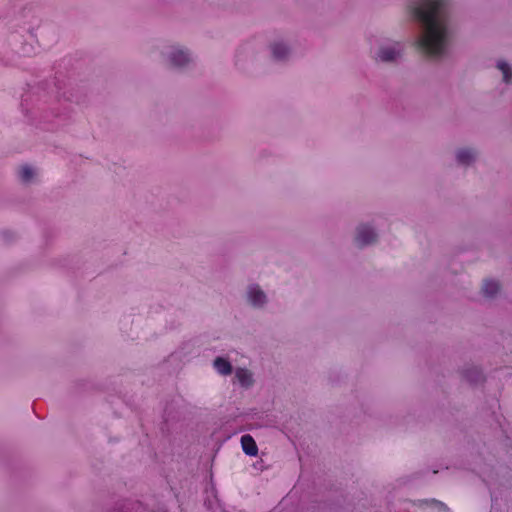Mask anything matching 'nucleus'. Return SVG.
Masks as SVG:
<instances>
[{
    "label": "nucleus",
    "instance_id": "nucleus-9",
    "mask_svg": "<svg viewBox=\"0 0 512 512\" xmlns=\"http://www.w3.org/2000/svg\"><path fill=\"white\" fill-rule=\"evenodd\" d=\"M235 377L242 387L248 388L253 384L252 374L247 369L237 368Z\"/></svg>",
    "mask_w": 512,
    "mask_h": 512
},
{
    "label": "nucleus",
    "instance_id": "nucleus-8",
    "mask_svg": "<svg viewBox=\"0 0 512 512\" xmlns=\"http://www.w3.org/2000/svg\"><path fill=\"white\" fill-rule=\"evenodd\" d=\"M400 55V50L394 47H382L379 50L378 56L383 62H392Z\"/></svg>",
    "mask_w": 512,
    "mask_h": 512
},
{
    "label": "nucleus",
    "instance_id": "nucleus-15",
    "mask_svg": "<svg viewBox=\"0 0 512 512\" xmlns=\"http://www.w3.org/2000/svg\"><path fill=\"white\" fill-rule=\"evenodd\" d=\"M122 512H127V511H122Z\"/></svg>",
    "mask_w": 512,
    "mask_h": 512
},
{
    "label": "nucleus",
    "instance_id": "nucleus-7",
    "mask_svg": "<svg viewBox=\"0 0 512 512\" xmlns=\"http://www.w3.org/2000/svg\"><path fill=\"white\" fill-rule=\"evenodd\" d=\"M214 368L221 375H230L233 371V367L228 359L224 357H216L214 360Z\"/></svg>",
    "mask_w": 512,
    "mask_h": 512
},
{
    "label": "nucleus",
    "instance_id": "nucleus-4",
    "mask_svg": "<svg viewBox=\"0 0 512 512\" xmlns=\"http://www.w3.org/2000/svg\"><path fill=\"white\" fill-rule=\"evenodd\" d=\"M169 59L171 64L175 67H183L190 61L189 54L181 49L171 52Z\"/></svg>",
    "mask_w": 512,
    "mask_h": 512
},
{
    "label": "nucleus",
    "instance_id": "nucleus-3",
    "mask_svg": "<svg viewBox=\"0 0 512 512\" xmlns=\"http://www.w3.org/2000/svg\"><path fill=\"white\" fill-rule=\"evenodd\" d=\"M248 299L255 307H262L267 301L266 294L257 284L249 286Z\"/></svg>",
    "mask_w": 512,
    "mask_h": 512
},
{
    "label": "nucleus",
    "instance_id": "nucleus-14",
    "mask_svg": "<svg viewBox=\"0 0 512 512\" xmlns=\"http://www.w3.org/2000/svg\"><path fill=\"white\" fill-rule=\"evenodd\" d=\"M34 176L33 170L28 166H23L20 171L22 181L29 182Z\"/></svg>",
    "mask_w": 512,
    "mask_h": 512
},
{
    "label": "nucleus",
    "instance_id": "nucleus-2",
    "mask_svg": "<svg viewBox=\"0 0 512 512\" xmlns=\"http://www.w3.org/2000/svg\"><path fill=\"white\" fill-rule=\"evenodd\" d=\"M377 234L366 224H361L357 228L356 241L361 245H369L376 241Z\"/></svg>",
    "mask_w": 512,
    "mask_h": 512
},
{
    "label": "nucleus",
    "instance_id": "nucleus-6",
    "mask_svg": "<svg viewBox=\"0 0 512 512\" xmlns=\"http://www.w3.org/2000/svg\"><path fill=\"white\" fill-rule=\"evenodd\" d=\"M463 377L472 384H477L484 381L482 371L477 367H471L463 371Z\"/></svg>",
    "mask_w": 512,
    "mask_h": 512
},
{
    "label": "nucleus",
    "instance_id": "nucleus-5",
    "mask_svg": "<svg viewBox=\"0 0 512 512\" xmlns=\"http://www.w3.org/2000/svg\"><path fill=\"white\" fill-rule=\"evenodd\" d=\"M241 445L243 451L249 456H256L258 453V447L253 439V437L249 434H245L241 437Z\"/></svg>",
    "mask_w": 512,
    "mask_h": 512
},
{
    "label": "nucleus",
    "instance_id": "nucleus-13",
    "mask_svg": "<svg viewBox=\"0 0 512 512\" xmlns=\"http://www.w3.org/2000/svg\"><path fill=\"white\" fill-rule=\"evenodd\" d=\"M497 68L503 73V80L505 83L512 81V68L505 61H498Z\"/></svg>",
    "mask_w": 512,
    "mask_h": 512
},
{
    "label": "nucleus",
    "instance_id": "nucleus-1",
    "mask_svg": "<svg viewBox=\"0 0 512 512\" xmlns=\"http://www.w3.org/2000/svg\"><path fill=\"white\" fill-rule=\"evenodd\" d=\"M411 12L422 28L416 44L429 57L443 56L450 38L448 0H416Z\"/></svg>",
    "mask_w": 512,
    "mask_h": 512
},
{
    "label": "nucleus",
    "instance_id": "nucleus-12",
    "mask_svg": "<svg viewBox=\"0 0 512 512\" xmlns=\"http://www.w3.org/2000/svg\"><path fill=\"white\" fill-rule=\"evenodd\" d=\"M457 161L463 165H469L474 161V154L471 150L461 149L457 152Z\"/></svg>",
    "mask_w": 512,
    "mask_h": 512
},
{
    "label": "nucleus",
    "instance_id": "nucleus-10",
    "mask_svg": "<svg viewBox=\"0 0 512 512\" xmlns=\"http://www.w3.org/2000/svg\"><path fill=\"white\" fill-rule=\"evenodd\" d=\"M271 51H272L273 57L276 60H283L287 57V55L289 53V48L285 44H283L281 42H277V43H273L271 45Z\"/></svg>",
    "mask_w": 512,
    "mask_h": 512
},
{
    "label": "nucleus",
    "instance_id": "nucleus-11",
    "mask_svg": "<svg viewBox=\"0 0 512 512\" xmlns=\"http://www.w3.org/2000/svg\"><path fill=\"white\" fill-rule=\"evenodd\" d=\"M499 289V283L494 280H486L482 288L484 295L487 297H494Z\"/></svg>",
    "mask_w": 512,
    "mask_h": 512
}]
</instances>
